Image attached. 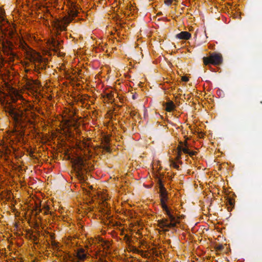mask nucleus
Segmentation results:
<instances>
[{
	"label": "nucleus",
	"instance_id": "27",
	"mask_svg": "<svg viewBox=\"0 0 262 262\" xmlns=\"http://www.w3.org/2000/svg\"><path fill=\"white\" fill-rule=\"evenodd\" d=\"M133 98L134 99H135L136 98V97H135V95H133Z\"/></svg>",
	"mask_w": 262,
	"mask_h": 262
},
{
	"label": "nucleus",
	"instance_id": "6",
	"mask_svg": "<svg viewBox=\"0 0 262 262\" xmlns=\"http://www.w3.org/2000/svg\"><path fill=\"white\" fill-rule=\"evenodd\" d=\"M5 111L12 117L16 124H21L24 120L22 119L23 114L20 110H18L16 106L9 103L6 106Z\"/></svg>",
	"mask_w": 262,
	"mask_h": 262
},
{
	"label": "nucleus",
	"instance_id": "24",
	"mask_svg": "<svg viewBox=\"0 0 262 262\" xmlns=\"http://www.w3.org/2000/svg\"><path fill=\"white\" fill-rule=\"evenodd\" d=\"M57 244H58L57 243H56L55 241L52 242V245L54 247H58Z\"/></svg>",
	"mask_w": 262,
	"mask_h": 262
},
{
	"label": "nucleus",
	"instance_id": "15",
	"mask_svg": "<svg viewBox=\"0 0 262 262\" xmlns=\"http://www.w3.org/2000/svg\"><path fill=\"white\" fill-rule=\"evenodd\" d=\"M40 207H41L40 203H39V204H37V203H36V206L34 209V211H35V216H37L39 213H40L42 211V209L40 208Z\"/></svg>",
	"mask_w": 262,
	"mask_h": 262
},
{
	"label": "nucleus",
	"instance_id": "14",
	"mask_svg": "<svg viewBox=\"0 0 262 262\" xmlns=\"http://www.w3.org/2000/svg\"><path fill=\"white\" fill-rule=\"evenodd\" d=\"M179 154L178 158H181V151H183L185 154H189L190 150L187 148L182 147L181 146L178 147Z\"/></svg>",
	"mask_w": 262,
	"mask_h": 262
},
{
	"label": "nucleus",
	"instance_id": "22",
	"mask_svg": "<svg viewBox=\"0 0 262 262\" xmlns=\"http://www.w3.org/2000/svg\"><path fill=\"white\" fill-rule=\"evenodd\" d=\"M196 153H197V152H196V151H189V154H188V155H189L190 157H192V156H193L195 155L196 154Z\"/></svg>",
	"mask_w": 262,
	"mask_h": 262
},
{
	"label": "nucleus",
	"instance_id": "20",
	"mask_svg": "<svg viewBox=\"0 0 262 262\" xmlns=\"http://www.w3.org/2000/svg\"><path fill=\"white\" fill-rule=\"evenodd\" d=\"M172 166H173L174 168H176V169H179V165H178L176 163H175V162H172Z\"/></svg>",
	"mask_w": 262,
	"mask_h": 262
},
{
	"label": "nucleus",
	"instance_id": "19",
	"mask_svg": "<svg viewBox=\"0 0 262 262\" xmlns=\"http://www.w3.org/2000/svg\"><path fill=\"white\" fill-rule=\"evenodd\" d=\"M224 248V247L222 245H219L216 246V249L219 251H222Z\"/></svg>",
	"mask_w": 262,
	"mask_h": 262
},
{
	"label": "nucleus",
	"instance_id": "21",
	"mask_svg": "<svg viewBox=\"0 0 262 262\" xmlns=\"http://www.w3.org/2000/svg\"><path fill=\"white\" fill-rule=\"evenodd\" d=\"M173 0H165V3L168 5L169 6L171 4Z\"/></svg>",
	"mask_w": 262,
	"mask_h": 262
},
{
	"label": "nucleus",
	"instance_id": "26",
	"mask_svg": "<svg viewBox=\"0 0 262 262\" xmlns=\"http://www.w3.org/2000/svg\"><path fill=\"white\" fill-rule=\"evenodd\" d=\"M135 115H136V113H135V112H132L130 113V116H131L132 117H133V116H135Z\"/></svg>",
	"mask_w": 262,
	"mask_h": 262
},
{
	"label": "nucleus",
	"instance_id": "16",
	"mask_svg": "<svg viewBox=\"0 0 262 262\" xmlns=\"http://www.w3.org/2000/svg\"><path fill=\"white\" fill-rule=\"evenodd\" d=\"M102 148L104 150L106 151V152H111V148L109 145H108L107 141H106V143L102 146Z\"/></svg>",
	"mask_w": 262,
	"mask_h": 262
},
{
	"label": "nucleus",
	"instance_id": "23",
	"mask_svg": "<svg viewBox=\"0 0 262 262\" xmlns=\"http://www.w3.org/2000/svg\"><path fill=\"white\" fill-rule=\"evenodd\" d=\"M106 96H107V98L108 99H112L113 97V95H112V93H108V94H106Z\"/></svg>",
	"mask_w": 262,
	"mask_h": 262
},
{
	"label": "nucleus",
	"instance_id": "17",
	"mask_svg": "<svg viewBox=\"0 0 262 262\" xmlns=\"http://www.w3.org/2000/svg\"><path fill=\"white\" fill-rule=\"evenodd\" d=\"M227 203L232 208L234 205V201L231 198H228L227 201ZM232 208L230 209V210Z\"/></svg>",
	"mask_w": 262,
	"mask_h": 262
},
{
	"label": "nucleus",
	"instance_id": "13",
	"mask_svg": "<svg viewBox=\"0 0 262 262\" xmlns=\"http://www.w3.org/2000/svg\"><path fill=\"white\" fill-rule=\"evenodd\" d=\"M166 106L165 110L167 112H170L174 110L175 105L172 101L169 100L168 102L164 103Z\"/></svg>",
	"mask_w": 262,
	"mask_h": 262
},
{
	"label": "nucleus",
	"instance_id": "11",
	"mask_svg": "<svg viewBox=\"0 0 262 262\" xmlns=\"http://www.w3.org/2000/svg\"><path fill=\"white\" fill-rule=\"evenodd\" d=\"M49 46L50 48L53 49L55 52H57L59 49L60 45V42L54 38H52L51 41H49Z\"/></svg>",
	"mask_w": 262,
	"mask_h": 262
},
{
	"label": "nucleus",
	"instance_id": "7",
	"mask_svg": "<svg viewBox=\"0 0 262 262\" xmlns=\"http://www.w3.org/2000/svg\"><path fill=\"white\" fill-rule=\"evenodd\" d=\"M29 107L30 108H27L24 110L25 113L20 110L23 114L22 119L24 120V121L21 124H17V125L19 126L21 129L25 128L27 123H29L30 125L34 124V121L31 119H35L37 115L31 111L33 108V106L29 104Z\"/></svg>",
	"mask_w": 262,
	"mask_h": 262
},
{
	"label": "nucleus",
	"instance_id": "3",
	"mask_svg": "<svg viewBox=\"0 0 262 262\" xmlns=\"http://www.w3.org/2000/svg\"><path fill=\"white\" fill-rule=\"evenodd\" d=\"M72 162L77 177L79 180L84 181V174L88 170L86 161L81 157H76L72 159Z\"/></svg>",
	"mask_w": 262,
	"mask_h": 262
},
{
	"label": "nucleus",
	"instance_id": "25",
	"mask_svg": "<svg viewBox=\"0 0 262 262\" xmlns=\"http://www.w3.org/2000/svg\"><path fill=\"white\" fill-rule=\"evenodd\" d=\"M182 80L184 81L187 82V81H188L189 80V79L187 77H182Z\"/></svg>",
	"mask_w": 262,
	"mask_h": 262
},
{
	"label": "nucleus",
	"instance_id": "28",
	"mask_svg": "<svg viewBox=\"0 0 262 262\" xmlns=\"http://www.w3.org/2000/svg\"><path fill=\"white\" fill-rule=\"evenodd\" d=\"M37 239V237L36 236L34 237V240H36Z\"/></svg>",
	"mask_w": 262,
	"mask_h": 262
},
{
	"label": "nucleus",
	"instance_id": "1",
	"mask_svg": "<svg viewBox=\"0 0 262 262\" xmlns=\"http://www.w3.org/2000/svg\"><path fill=\"white\" fill-rule=\"evenodd\" d=\"M0 48L4 55L8 57V60L12 62L17 56L14 51L16 49L14 38L17 34L8 21L2 16H0Z\"/></svg>",
	"mask_w": 262,
	"mask_h": 262
},
{
	"label": "nucleus",
	"instance_id": "4",
	"mask_svg": "<svg viewBox=\"0 0 262 262\" xmlns=\"http://www.w3.org/2000/svg\"><path fill=\"white\" fill-rule=\"evenodd\" d=\"M160 196L161 207L168 217L173 220V211L170 209L167 205L166 203L168 201L169 197L168 192L165 188L164 185L162 184L160 185Z\"/></svg>",
	"mask_w": 262,
	"mask_h": 262
},
{
	"label": "nucleus",
	"instance_id": "5",
	"mask_svg": "<svg viewBox=\"0 0 262 262\" xmlns=\"http://www.w3.org/2000/svg\"><path fill=\"white\" fill-rule=\"evenodd\" d=\"M29 59L34 64L35 71L37 72L39 70L46 69L48 60L43 58L38 53L31 54L29 56Z\"/></svg>",
	"mask_w": 262,
	"mask_h": 262
},
{
	"label": "nucleus",
	"instance_id": "2",
	"mask_svg": "<svg viewBox=\"0 0 262 262\" xmlns=\"http://www.w3.org/2000/svg\"><path fill=\"white\" fill-rule=\"evenodd\" d=\"M78 11L74 7L70 10L68 16H64L60 19H55L52 22V25L57 32L66 31L67 26L74 20V18L78 15Z\"/></svg>",
	"mask_w": 262,
	"mask_h": 262
},
{
	"label": "nucleus",
	"instance_id": "12",
	"mask_svg": "<svg viewBox=\"0 0 262 262\" xmlns=\"http://www.w3.org/2000/svg\"><path fill=\"white\" fill-rule=\"evenodd\" d=\"M191 36L190 33L187 31H183L176 35V37L180 39L188 40Z\"/></svg>",
	"mask_w": 262,
	"mask_h": 262
},
{
	"label": "nucleus",
	"instance_id": "10",
	"mask_svg": "<svg viewBox=\"0 0 262 262\" xmlns=\"http://www.w3.org/2000/svg\"><path fill=\"white\" fill-rule=\"evenodd\" d=\"M76 256L79 261H83L86 258L87 254L84 249L79 248L77 251Z\"/></svg>",
	"mask_w": 262,
	"mask_h": 262
},
{
	"label": "nucleus",
	"instance_id": "8",
	"mask_svg": "<svg viewBox=\"0 0 262 262\" xmlns=\"http://www.w3.org/2000/svg\"><path fill=\"white\" fill-rule=\"evenodd\" d=\"M203 60L206 66L210 64L217 66L223 62V57L221 53L213 52L210 54L209 57H204Z\"/></svg>",
	"mask_w": 262,
	"mask_h": 262
},
{
	"label": "nucleus",
	"instance_id": "9",
	"mask_svg": "<svg viewBox=\"0 0 262 262\" xmlns=\"http://www.w3.org/2000/svg\"><path fill=\"white\" fill-rule=\"evenodd\" d=\"M159 226L160 228H174L176 227L178 224H179V219L177 218L173 215V220H171L168 217V219H162L158 221Z\"/></svg>",
	"mask_w": 262,
	"mask_h": 262
},
{
	"label": "nucleus",
	"instance_id": "29",
	"mask_svg": "<svg viewBox=\"0 0 262 262\" xmlns=\"http://www.w3.org/2000/svg\"><path fill=\"white\" fill-rule=\"evenodd\" d=\"M182 6H185L186 5H184V4H182Z\"/></svg>",
	"mask_w": 262,
	"mask_h": 262
},
{
	"label": "nucleus",
	"instance_id": "18",
	"mask_svg": "<svg viewBox=\"0 0 262 262\" xmlns=\"http://www.w3.org/2000/svg\"><path fill=\"white\" fill-rule=\"evenodd\" d=\"M43 209H45L44 214H48L49 213V207L48 206H45Z\"/></svg>",
	"mask_w": 262,
	"mask_h": 262
}]
</instances>
